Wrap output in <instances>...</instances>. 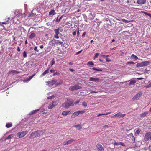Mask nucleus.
Here are the masks:
<instances>
[{"label": "nucleus", "mask_w": 151, "mask_h": 151, "mask_svg": "<svg viewBox=\"0 0 151 151\" xmlns=\"http://www.w3.org/2000/svg\"><path fill=\"white\" fill-rule=\"evenodd\" d=\"M46 85L49 86L50 87H51L53 85H55L56 86L58 85H60L63 83L62 81H57L55 80H51L50 81H47L46 82Z\"/></svg>", "instance_id": "nucleus-1"}, {"label": "nucleus", "mask_w": 151, "mask_h": 151, "mask_svg": "<svg viewBox=\"0 0 151 151\" xmlns=\"http://www.w3.org/2000/svg\"><path fill=\"white\" fill-rule=\"evenodd\" d=\"M150 63V62L148 61L139 63H137L136 65V66L137 67H140L147 66L149 65Z\"/></svg>", "instance_id": "nucleus-2"}, {"label": "nucleus", "mask_w": 151, "mask_h": 151, "mask_svg": "<svg viewBox=\"0 0 151 151\" xmlns=\"http://www.w3.org/2000/svg\"><path fill=\"white\" fill-rule=\"evenodd\" d=\"M28 133V131H23L17 133L16 136L19 138H22L25 136Z\"/></svg>", "instance_id": "nucleus-3"}, {"label": "nucleus", "mask_w": 151, "mask_h": 151, "mask_svg": "<svg viewBox=\"0 0 151 151\" xmlns=\"http://www.w3.org/2000/svg\"><path fill=\"white\" fill-rule=\"evenodd\" d=\"M57 104L58 103L56 101H54L52 102H50L49 104L48 108L49 109H51L57 105Z\"/></svg>", "instance_id": "nucleus-4"}, {"label": "nucleus", "mask_w": 151, "mask_h": 151, "mask_svg": "<svg viewBox=\"0 0 151 151\" xmlns=\"http://www.w3.org/2000/svg\"><path fill=\"white\" fill-rule=\"evenodd\" d=\"M149 139L151 140V133L150 132L146 133L144 139L145 141H147Z\"/></svg>", "instance_id": "nucleus-5"}, {"label": "nucleus", "mask_w": 151, "mask_h": 151, "mask_svg": "<svg viewBox=\"0 0 151 151\" xmlns=\"http://www.w3.org/2000/svg\"><path fill=\"white\" fill-rule=\"evenodd\" d=\"M60 29L59 28L57 29H55L54 30V31L55 33V34L54 35V37L57 39H58L59 38V36L58 35L59 34Z\"/></svg>", "instance_id": "nucleus-6"}, {"label": "nucleus", "mask_w": 151, "mask_h": 151, "mask_svg": "<svg viewBox=\"0 0 151 151\" xmlns=\"http://www.w3.org/2000/svg\"><path fill=\"white\" fill-rule=\"evenodd\" d=\"M142 95L141 92H139L136 94L132 99V100L134 101L135 100H137L139 99Z\"/></svg>", "instance_id": "nucleus-7"}, {"label": "nucleus", "mask_w": 151, "mask_h": 151, "mask_svg": "<svg viewBox=\"0 0 151 151\" xmlns=\"http://www.w3.org/2000/svg\"><path fill=\"white\" fill-rule=\"evenodd\" d=\"M81 88V86L78 85H75L73 86L70 87L69 88V89L72 91Z\"/></svg>", "instance_id": "nucleus-8"}, {"label": "nucleus", "mask_w": 151, "mask_h": 151, "mask_svg": "<svg viewBox=\"0 0 151 151\" xmlns=\"http://www.w3.org/2000/svg\"><path fill=\"white\" fill-rule=\"evenodd\" d=\"M39 136V132L37 131L31 133L30 138H34Z\"/></svg>", "instance_id": "nucleus-9"}, {"label": "nucleus", "mask_w": 151, "mask_h": 151, "mask_svg": "<svg viewBox=\"0 0 151 151\" xmlns=\"http://www.w3.org/2000/svg\"><path fill=\"white\" fill-rule=\"evenodd\" d=\"M89 81L96 82H98L100 81V79L97 78H93L91 77L90 78Z\"/></svg>", "instance_id": "nucleus-10"}, {"label": "nucleus", "mask_w": 151, "mask_h": 151, "mask_svg": "<svg viewBox=\"0 0 151 151\" xmlns=\"http://www.w3.org/2000/svg\"><path fill=\"white\" fill-rule=\"evenodd\" d=\"M74 140L73 139H70L69 140L67 141H65L63 142V145H68L72 143L73 141Z\"/></svg>", "instance_id": "nucleus-11"}, {"label": "nucleus", "mask_w": 151, "mask_h": 151, "mask_svg": "<svg viewBox=\"0 0 151 151\" xmlns=\"http://www.w3.org/2000/svg\"><path fill=\"white\" fill-rule=\"evenodd\" d=\"M146 1V0H137V3L139 5H142L145 4Z\"/></svg>", "instance_id": "nucleus-12"}, {"label": "nucleus", "mask_w": 151, "mask_h": 151, "mask_svg": "<svg viewBox=\"0 0 151 151\" xmlns=\"http://www.w3.org/2000/svg\"><path fill=\"white\" fill-rule=\"evenodd\" d=\"M35 74H34L32 76L29 77V78L27 79H24L23 80V81L24 82H27L28 83V82L32 79V78L35 76Z\"/></svg>", "instance_id": "nucleus-13"}, {"label": "nucleus", "mask_w": 151, "mask_h": 151, "mask_svg": "<svg viewBox=\"0 0 151 151\" xmlns=\"http://www.w3.org/2000/svg\"><path fill=\"white\" fill-rule=\"evenodd\" d=\"M36 12H37V11L36 9H34L32 10L31 12V13L29 15L30 16H35L36 14Z\"/></svg>", "instance_id": "nucleus-14"}, {"label": "nucleus", "mask_w": 151, "mask_h": 151, "mask_svg": "<svg viewBox=\"0 0 151 151\" xmlns=\"http://www.w3.org/2000/svg\"><path fill=\"white\" fill-rule=\"evenodd\" d=\"M67 101L69 102L70 105V106H73L74 104H73V100L72 99H67Z\"/></svg>", "instance_id": "nucleus-15"}, {"label": "nucleus", "mask_w": 151, "mask_h": 151, "mask_svg": "<svg viewBox=\"0 0 151 151\" xmlns=\"http://www.w3.org/2000/svg\"><path fill=\"white\" fill-rule=\"evenodd\" d=\"M116 115L117 116V117H119V118H123L125 116V114H122L121 112H119L116 114Z\"/></svg>", "instance_id": "nucleus-16"}, {"label": "nucleus", "mask_w": 151, "mask_h": 151, "mask_svg": "<svg viewBox=\"0 0 151 151\" xmlns=\"http://www.w3.org/2000/svg\"><path fill=\"white\" fill-rule=\"evenodd\" d=\"M96 147L99 150L101 151L103 150V147L102 145L99 144H97Z\"/></svg>", "instance_id": "nucleus-17"}, {"label": "nucleus", "mask_w": 151, "mask_h": 151, "mask_svg": "<svg viewBox=\"0 0 151 151\" xmlns=\"http://www.w3.org/2000/svg\"><path fill=\"white\" fill-rule=\"evenodd\" d=\"M20 11V10H15L14 13L15 15L18 16H20L21 14Z\"/></svg>", "instance_id": "nucleus-18"}, {"label": "nucleus", "mask_w": 151, "mask_h": 151, "mask_svg": "<svg viewBox=\"0 0 151 151\" xmlns=\"http://www.w3.org/2000/svg\"><path fill=\"white\" fill-rule=\"evenodd\" d=\"M79 115V114L78 111L75 112L72 114L71 116V117L72 118H74Z\"/></svg>", "instance_id": "nucleus-19"}, {"label": "nucleus", "mask_w": 151, "mask_h": 151, "mask_svg": "<svg viewBox=\"0 0 151 151\" xmlns=\"http://www.w3.org/2000/svg\"><path fill=\"white\" fill-rule=\"evenodd\" d=\"M62 106L65 108H68L70 106V105L67 102H65L63 104Z\"/></svg>", "instance_id": "nucleus-20"}, {"label": "nucleus", "mask_w": 151, "mask_h": 151, "mask_svg": "<svg viewBox=\"0 0 151 151\" xmlns=\"http://www.w3.org/2000/svg\"><path fill=\"white\" fill-rule=\"evenodd\" d=\"M20 73L19 72L15 70H12L9 72L10 74H12L14 75L15 74H18Z\"/></svg>", "instance_id": "nucleus-21"}, {"label": "nucleus", "mask_w": 151, "mask_h": 151, "mask_svg": "<svg viewBox=\"0 0 151 151\" xmlns=\"http://www.w3.org/2000/svg\"><path fill=\"white\" fill-rule=\"evenodd\" d=\"M12 123L11 122L6 123V127L7 128H9L12 127Z\"/></svg>", "instance_id": "nucleus-22"}, {"label": "nucleus", "mask_w": 151, "mask_h": 151, "mask_svg": "<svg viewBox=\"0 0 151 151\" xmlns=\"http://www.w3.org/2000/svg\"><path fill=\"white\" fill-rule=\"evenodd\" d=\"M70 112V111H63L62 112V114L63 115L66 116L68 114H70V113H69Z\"/></svg>", "instance_id": "nucleus-23"}, {"label": "nucleus", "mask_w": 151, "mask_h": 151, "mask_svg": "<svg viewBox=\"0 0 151 151\" xmlns=\"http://www.w3.org/2000/svg\"><path fill=\"white\" fill-rule=\"evenodd\" d=\"M131 58H132L135 60H137L138 59V57L136 55H135L134 54H132L131 56Z\"/></svg>", "instance_id": "nucleus-24"}, {"label": "nucleus", "mask_w": 151, "mask_h": 151, "mask_svg": "<svg viewBox=\"0 0 151 151\" xmlns=\"http://www.w3.org/2000/svg\"><path fill=\"white\" fill-rule=\"evenodd\" d=\"M148 114V112H145L142 114L140 116L141 117H143L146 116Z\"/></svg>", "instance_id": "nucleus-25"}, {"label": "nucleus", "mask_w": 151, "mask_h": 151, "mask_svg": "<svg viewBox=\"0 0 151 151\" xmlns=\"http://www.w3.org/2000/svg\"><path fill=\"white\" fill-rule=\"evenodd\" d=\"M55 14V11L54 10H52L49 12L50 15H54Z\"/></svg>", "instance_id": "nucleus-26"}, {"label": "nucleus", "mask_w": 151, "mask_h": 151, "mask_svg": "<svg viewBox=\"0 0 151 151\" xmlns=\"http://www.w3.org/2000/svg\"><path fill=\"white\" fill-rule=\"evenodd\" d=\"M35 35V34L34 33H32L29 36V38L30 39L33 38Z\"/></svg>", "instance_id": "nucleus-27"}, {"label": "nucleus", "mask_w": 151, "mask_h": 151, "mask_svg": "<svg viewBox=\"0 0 151 151\" xmlns=\"http://www.w3.org/2000/svg\"><path fill=\"white\" fill-rule=\"evenodd\" d=\"M39 110V109H38L37 110H35L33 111H32L29 114H33L35 113H37L38 111Z\"/></svg>", "instance_id": "nucleus-28"}, {"label": "nucleus", "mask_w": 151, "mask_h": 151, "mask_svg": "<svg viewBox=\"0 0 151 151\" xmlns=\"http://www.w3.org/2000/svg\"><path fill=\"white\" fill-rule=\"evenodd\" d=\"M38 132H39V136H40L45 133V130H43L40 131Z\"/></svg>", "instance_id": "nucleus-29"}, {"label": "nucleus", "mask_w": 151, "mask_h": 151, "mask_svg": "<svg viewBox=\"0 0 151 151\" xmlns=\"http://www.w3.org/2000/svg\"><path fill=\"white\" fill-rule=\"evenodd\" d=\"M142 12L145 15H148L150 17H151V14L144 11H142Z\"/></svg>", "instance_id": "nucleus-30"}, {"label": "nucleus", "mask_w": 151, "mask_h": 151, "mask_svg": "<svg viewBox=\"0 0 151 151\" xmlns=\"http://www.w3.org/2000/svg\"><path fill=\"white\" fill-rule=\"evenodd\" d=\"M128 136L130 137H132V139H134V137L133 135V134L132 133H130V134H129Z\"/></svg>", "instance_id": "nucleus-31"}, {"label": "nucleus", "mask_w": 151, "mask_h": 151, "mask_svg": "<svg viewBox=\"0 0 151 151\" xmlns=\"http://www.w3.org/2000/svg\"><path fill=\"white\" fill-rule=\"evenodd\" d=\"M136 83V81L135 80L131 81L129 83V85H134Z\"/></svg>", "instance_id": "nucleus-32"}, {"label": "nucleus", "mask_w": 151, "mask_h": 151, "mask_svg": "<svg viewBox=\"0 0 151 151\" xmlns=\"http://www.w3.org/2000/svg\"><path fill=\"white\" fill-rule=\"evenodd\" d=\"M49 69H48L44 71L42 74V75L44 76L48 73L49 72Z\"/></svg>", "instance_id": "nucleus-33"}, {"label": "nucleus", "mask_w": 151, "mask_h": 151, "mask_svg": "<svg viewBox=\"0 0 151 151\" xmlns=\"http://www.w3.org/2000/svg\"><path fill=\"white\" fill-rule=\"evenodd\" d=\"M14 135L13 134L10 135L7 137V138L6 139H10L11 138L13 137Z\"/></svg>", "instance_id": "nucleus-34"}, {"label": "nucleus", "mask_w": 151, "mask_h": 151, "mask_svg": "<svg viewBox=\"0 0 151 151\" xmlns=\"http://www.w3.org/2000/svg\"><path fill=\"white\" fill-rule=\"evenodd\" d=\"M94 63L91 61H89L88 62L87 65L90 66V65H93Z\"/></svg>", "instance_id": "nucleus-35"}, {"label": "nucleus", "mask_w": 151, "mask_h": 151, "mask_svg": "<svg viewBox=\"0 0 151 151\" xmlns=\"http://www.w3.org/2000/svg\"><path fill=\"white\" fill-rule=\"evenodd\" d=\"M75 127L78 129H80L82 128L81 126L79 125H75Z\"/></svg>", "instance_id": "nucleus-36"}, {"label": "nucleus", "mask_w": 151, "mask_h": 151, "mask_svg": "<svg viewBox=\"0 0 151 151\" xmlns=\"http://www.w3.org/2000/svg\"><path fill=\"white\" fill-rule=\"evenodd\" d=\"M82 105L85 107H86L87 106V103L85 102H83L82 103Z\"/></svg>", "instance_id": "nucleus-37"}, {"label": "nucleus", "mask_w": 151, "mask_h": 151, "mask_svg": "<svg viewBox=\"0 0 151 151\" xmlns=\"http://www.w3.org/2000/svg\"><path fill=\"white\" fill-rule=\"evenodd\" d=\"M92 69L93 70H96L100 71H102V70L101 69H98L96 68H92Z\"/></svg>", "instance_id": "nucleus-38"}, {"label": "nucleus", "mask_w": 151, "mask_h": 151, "mask_svg": "<svg viewBox=\"0 0 151 151\" xmlns=\"http://www.w3.org/2000/svg\"><path fill=\"white\" fill-rule=\"evenodd\" d=\"M78 111L79 113V114H83L86 111L85 110H83L82 111Z\"/></svg>", "instance_id": "nucleus-39"}, {"label": "nucleus", "mask_w": 151, "mask_h": 151, "mask_svg": "<svg viewBox=\"0 0 151 151\" xmlns=\"http://www.w3.org/2000/svg\"><path fill=\"white\" fill-rule=\"evenodd\" d=\"M135 64V63L133 62H132V61H131V62H127L126 63V64L127 65H128V64Z\"/></svg>", "instance_id": "nucleus-40"}, {"label": "nucleus", "mask_w": 151, "mask_h": 151, "mask_svg": "<svg viewBox=\"0 0 151 151\" xmlns=\"http://www.w3.org/2000/svg\"><path fill=\"white\" fill-rule=\"evenodd\" d=\"M140 132V131L139 129H138L135 132V134H139Z\"/></svg>", "instance_id": "nucleus-41"}, {"label": "nucleus", "mask_w": 151, "mask_h": 151, "mask_svg": "<svg viewBox=\"0 0 151 151\" xmlns=\"http://www.w3.org/2000/svg\"><path fill=\"white\" fill-rule=\"evenodd\" d=\"M23 56L24 57L26 58L27 56V53L25 51H24L23 53Z\"/></svg>", "instance_id": "nucleus-42"}, {"label": "nucleus", "mask_w": 151, "mask_h": 151, "mask_svg": "<svg viewBox=\"0 0 151 151\" xmlns=\"http://www.w3.org/2000/svg\"><path fill=\"white\" fill-rule=\"evenodd\" d=\"M55 63V61L54 59L52 60L51 61V66H52L53 64H54Z\"/></svg>", "instance_id": "nucleus-43"}, {"label": "nucleus", "mask_w": 151, "mask_h": 151, "mask_svg": "<svg viewBox=\"0 0 151 151\" xmlns=\"http://www.w3.org/2000/svg\"><path fill=\"white\" fill-rule=\"evenodd\" d=\"M145 87L147 88L151 87V83H149V84L145 86Z\"/></svg>", "instance_id": "nucleus-44"}, {"label": "nucleus", "mask_w": 151, "mask_h": 151, "mask_svg": "<svg viewBox=\"0 0 151 151\" xmlns=\"http://www.w3.org/2000/svg\"><path fill=\"white\" fill-rule=\"evenodd\" d=\"M9 19V18H8V20L6 21H5L4 22H2V24H7L8 23H9V21H8V20Z\"/></svg>", "instance_id": "nucleus-45"}, {"label": "nucleus", "mask_w": 151, "mask_h": 151, "mask_svg": "<svg viewBox=\"0 0 151 151\" xmlns=\"http://www.w3.org/2000/svg\"><path fill=\"white\" fill-rule=\"evenodd\" d=\"M99 55V53H96L95 54V56L94 57V59H95L96 58H97L98 57V55Z\"/></svg>", "instance_id": "nucleus-46"}, {"label": "nucleus", "mask_w": 151, "mask_h": 151, "mask_svg": "<svg viewBox=\"0 0 151 151\" xmlns=\"http://www.w3.org/2000/svg\"><path fill=\"white\" fill-rule=\"evenodd\" d=\"M54 98V96L52 95L51 96H50L49 97H47V99H50L52 98Z\"/></svg>", "instance_id": "nucleus-47"}, {"label": "nucleus", "mask_w": 151, "mask_h": 151, "mask_svg": "<svg viewBox=\"0 0 151 151\" xmlns=\"http://www.w3.org/2000/svg\"><path fill=\"white\" fill-rule=\"evenodd\" d=\"M122 21L126 23H128L129 22V21L123 19H122Z\"/></svg>", "instance_id": "nucleus-48"}, {"label": "nucleus", "mask_w": 151, "mask_h": 151, "mask_svg": "<svg viewBox=\"0 0 151 151\" xmlns=\"http://www.w3.org/2000/svg\"><path fill=\"white\" fill-rule=\"evenodd\" d=\"M114 145L115 146H116V145H119V144L118 143H117V142H115L114 143Z\"/></svg>", "instance_id": "nucleus-49"}, {"label": "nucleus", "mask_w": 151, "mask_h": 151, "mask_svg": "<svg viewBox=\"0 0 151 151\" xmlns=\"http://www.w3.org/2000/svg\"><path fill=\"white\" fill-rule=\"evenodd\" d=\"M34 50L35 51L38 52L39 51V50L37 49V47L36 46L34 48Z\"/></svg>", "instance_id": "nucleus-50"}, {"label": "nucleus", "mask_w": 151, "mask_h": 151, "mask_svg": "<svg viewBox=\"0 0 151 151\" xmlns=\"http://www.w3.org/2000/svg\"><path fill=\"white\" fill-rule=\"evenodd\" d=\"M111 113V112H107L106 113L103 114V115H107L110 114Z\"/></svg>", "instance_id": "nucleus-51"}, {"label": "nucleus", "mask_w": 151, "mask_h": 151, "mask_svg": "<svg viewBox=\"0 0 151 151\" xmlns=\"http://www.w3.org/2000/svg\"><path fill=\"white\" fill-rule=\"evenodd\" d=\"M119 144V145H120L122 146H124L125 145L122 142H120Z\"/></svg>", "instance_id": "nucleus-52"}, {"label": "nucleus", "mask_w": 151, "mask_h": 151, "mask_svg": "<svg viewBox=\"0 0 151 151\" xmlns=\"http://www.w3.org/2000/svg\"><path fill=\"white\" fill-rule=\"evenodd\" d=\"M82 50H81L80 51H78V52H77L76 53V55H78L79 54H80L81 52L82 51Z\"/></svg>", "instance_id": "nucleus-53"}, {"label": "nucleus", "mask_w": 151, "mask_h": 151, "mask_svg": "<svg viewBox=\"0 0 151 151\" xmlns=\"http://www.w3.org/2000/svg\"><path fill=\"white\" fill-rule=\"evenodd\" d=\"M111 117L112 118H117V116L116 115V114L113 116H111Z\"/></svg>", "instance_id": "nucleus-54"}, {"label": "nucleus", "mask_w": 151, "mask_h": 151, "mask_svg": "<svg viewBox=\"0 0 151 151\" xmlns=\"http://www.w3.org/2000/svg\"><path fill=\"white\" fill-rule=\"evenodd\" d=\"M80 102V101L79 100L77 101L74 104H77L78 103H79Z\"/></svg>", "instance_id": "nucleus-55"}, {"label": "nucleus", "mask_w": 151, "mask_h": 151, "mask_svg": "<svg viewBox=\"0 0 151 151\" xmlns=\"http://www.w3.org/2000/svg\"><path fill=\"white\" fill-rule=\"evenodd\" d=\"M76 31H74L73 33V35H76Z\"/></svg>", "instance_id": "nucleus-56"}, {"label": "nucleus", "mask_w": 151, "mask_h": 151, "mask_svg": "<svg viewBox=\"0 0 151 151\" xmlns=\"http://www.w3.org/2000/svg\"><path fill=\"white\" fill-rule=\"evenodd\" d=\"M100 56L101 57H105L106 56V55H102V54H101L100 55Z\"/></svg>", "instance_id": "nucleus-57"}, {"label": "nucleus", "mask_w": 151, "mask_h": 151, "mask_svg": "<svg viewBox=\"0 0 151 151\" xmlns=\"http://www.w3.org/2000/svg\"><path fill=\"white\" fill-rule=\"evenodd\" d=\"M50 71L51 72H54L55 71V70L53 69H51L50 70Z\"/></svg>", "instance_id": "nucleus-58"}, {"label": "nucleus", "mask_w": 151, "mask_h": 151, "mask_svg": "<svg viewBox=\"0 0 151 151\" xmlns=\"http://www.w3.org/2000/svg\"><path fill=\"white\" fill-rule=\"evenodd\" d=\"M106 61L107 62H109L111 61V60L110 59L107 58L106 59Z\"/></svg>", "instance_id": "nucleus-59"}, {"label": "nucleus", "mask_w": 151, "mask_h": 151, "mask_svg": "<svg viewBox=\"0 0 151 151\" xmlns=\"http://www.w3.org/2000/svg\"><path fill=\"white\" fill-rule=\"evenodd\" d=\"M103 115V114H98V115H97V116L99 117L100 116Z\"/></svg>", "instance_id": "nucleus-60"}, {"label": "nucleus", "mask_w": 151, "mask_h": 151, "mask_svg": "<svg viewBox=\"0 0 151 151\" xmlns=\"http://www.w3.org/2000/svg\"><path fill=\"white\" fill-rule=\"evenodd\" d=\"M85 34H86V33H85V32H84V33L83 34V35H82V36L83 37H84V36H85Z\"/></svg>", "instance_id": "nucleus-61"}, {"label": "nucleus", "mask_w": 151, "mask_h": 151, "mask_svg": "<svg viewBox=\"0 0 151 151\" xmlns=\"http://www.w3.org/2000/svg\"><path fill=\"white\" fill-rule=\"evenodd\" d=\"M40 48L41 49H42V48H43V45H42L40 46Z\"/></svg>", "instance_id": "nucleus-62"}, {"label": "nucleus", "mask_w": 151, "mask_h": 151, "mask_svg": "<svg viewBox=\"0 0 151 151\" xmlns=\"http://www.w3.org/2000/svg\"><path fill=\"white\" fill-rule=\"evenodd\" d=\"M69 64L70 65H73V63L71 62H70L69 63Z\"/></svg>", "instance_id": "nucleus-63"}, {"label": "nucleus", "mask_w": 151, "mask_h": 151, "mask_svg": "<svg viewBox=\"0 0 151 151\" xmlns=\"http://www.w3.org/2000/svg\"><path fill=\"white\" fill-rule=\"evenodd\" d=\"M17 50L18 51H20V49L19 47L17 48Z\"/></svg>", "instance_id": "nucleus-64"}]
</instances>
